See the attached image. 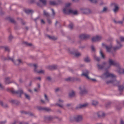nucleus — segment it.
<instances>
[{
	"label": "nucleus",
	"instance_id": "nucleus-9",
	"mask_svg": "<svg viewBox=\"0 0 124 124\" xmlns=\"http://www.w3.org/2000/svg\"><path fill=\"white\" fill-rule=\"evenodd\" d=\"M88 105V104L87 103H85L83 104H79L76 107V108L77 109L83 108L87 106Z\"/></svg>",
	"mask_w": 124,
	"mask_h": 124
},
{
	"label": "nucleus",
	"instance_id": "nucleus-25",
	"mask_svg": "<svg viewBox=\"0 0 124 124\" xmlns=\"http://www.w3.org/2000/svg\"><path fill=\"white\" fill-rule=\"evenodd\" d=\"M75 93L74 91H72L70 92L69 94V97H74L75 96Z\"/></svg>",
	"mask_w": 124,
	"mask_h": 124
},
{
	"label": "nucleus",
	"instance_id": "nucleus-26",
	"mask_svg": "<svg viewBox=\"0 0 124 124\" xmlns=\"http://www.w3.org/2000/svg\"><path fill=\"white\" fill-rule=\"evenodd\" d=\"M24 11L26 13L28 14L32 13L33 11V10L31 9H25Z\"/></svg>",
	"mask_w": 124,
	"mask_h": 124
},
{
	"label": "nucleus",
	"instance_id": "nucleus-12",
	"mask_svg": "<svg viewBox=\"0 0 124 124\" xmlns=\"http://www.w3.org/2000/svg\"><path fill=\"white\" fill-rule=\"evenodd\" d=\"M34 67V71L35 72L37 73H38L44 74L45 73V71L43 70H41L39 71H38L36 70V68L37 67V65L36 64H34L33 65Z\"/></svg>",
	"mask_w": 124,
	"mask_h": 124
},
{
	"label": "nucleus",
	"instance_id": "nucleus-10",
	"mask_svg": "<svg viewBox=\"0 0 124 124\" xmlns=\"http://www.w3.org/2000/svg\"><path fill=\"white\" fill-rule=\"evenodd\" d=\"M81 12L84 14H88L91 12L90 9L85 8H82L81 9Z\"/></svg>",
	"mask_w": 124,
	"mask_h": 124
},
{
	"label": "nucleus",
	"instance_id": "nucleus-58",
	"mask_svg": "<svg viewBox=\"0 0 124 124\" xmlns=\"http://www.w3.org/2000/svg\"><path fill=\"white\" fill-rule=\"evenodd\" d=\"M6 122V121H1V122H0V123L1 124H4Z\"/></svg>",
	"mask_w": 124,
	"mask_h": 124
},
{
	"label": "nucleus",
	"instance_id": "nucleus-14",
	"mask_svg": "<svg viewBox=\"0 0 124 124\" xmlns=\"http://www.w3.org/2000/svg\"><path fill=\"white\" fill-rule=\"evenodd\" d=\"M97 114L98 117L100 118L103 117H105V114L104 112L101 111L98 112Z\"/></svg>",
	"mask_w": 124,
	"mask_h": 124
},
{
	"label": "nucleus",
	"instance_id": "nucleus-36",
	"mask_svg": "<svg viewBox=\"0 0 124 124\" xmlns=\"http://www.w3.org/2000/svg\"><path fill=\"white\" fill-rule=\"evenodd\" d=\"M84 61L86 62H89L90 60L88 57H87L85 59Z\"/></svg>",
	"mask_w": 124,
	"mask_h": 124
},
{
	"label": "nucleus",
	"instance_id": "nucleus-21",
	"mask_svg": "<svg viewBox=\"0 0 124 124\" xmlns=\"http://www.w3.org/2000/svg\"><path fill=\"white\" fill-rule=\"evenodd\" d=\"M57 68V66L55 65L49 66L47 67V69L50 70L55 69Z\"/></svg>",
	"mask_w": 124,
	"mask_h": 124
},
{
	"label": "nucleus",
	"instance_id": "nucleus-3",
	"mask_svg": "<svg viewBox=\"0 0 124 124\" xmlns=\"http://www.w3.org/2000/svg\"><path fill=\"white\" fill-rule=\"evenodd\" d=\"M79 89L80 90L79 94L81 96H83L88 93V91L85 85L81 86L79 87Z\"/></svg>",
	"mask_w": 124,
	"mask_h": 124
},
{
	"label": "nucleus",
	"instance_id": "nucleus-17",
	"mask_svg": "<svg viewBox=\"0 0 124 124\" xmlns=\"http://www.w3.org/2000/svg\"><path fill=\"white\" fill-rule=\"evenodd\" d=\"M38 109L39 110H43L47 112L51 111V109L47 107H39Z\"/></svg>",
	"mask_w": 124,
	"mask_h": 124
},
{
	"label": "nucleus",
	"instance_id": "nucleus-18",
	"mask_svg": "<svg viewBox=\"0 0 124 124\" xmlns=\"http://www.w3.org/2000/svg\"><path fill=\"white\" fill-rule=\"evenodd\" d=\"M112 6L115 7V8L113 9L114 11V12L116 13L118 10L119 8L117 5L115 3L112 4Z\"/></svg>",
	"mask_w": 124,
	"mask_h": 124
},
{
	"label": "nucleus",
	"instance_id": "nucleus-46",
	"mask_svg": "<svg viewBox=\"0 0 124 124\" xmlns=\"http://www.w3.org/2000/svg\"><path fill=\"white\" fill-rule=\"evenodd\" d=\"M4 86L2 85L1 83H0V89H4Z\"/></svg>",
	"mask_w": 124,
	"mask_h": 124
},
{
	"label": "nucleus",
	"instance_id": "nucleus-28",
	"mask_svg": "<svg viewBox=\"0 0 124 124\" xmlns=\"http://www.w3.org/2000/svg\"><path fill=\"white\" fill-rule=\"evenodd\" d=\"M92 104L94 106H96L98 104V102L97 101H95L93 100L92 101Z\"/></svg>",
	"mask_w": 124,
	"mask_h": 124
},
{
	"label": "nucleus",
	"instance_id": "nucleus-34",
	"mask_svg": "<svg viewBox=\"0 0 124 124\" xmlns=\"http://www.w3.org/2000/svg\"><path fill=\"white\" fill-rule=\"evenodd\" d=\"M84 37L85 34H81L79 36V38L80 39H84Z\"/></svg>",
	"mask_w": 124,
	"mask_h": 124
},
{
	"label": "nucleus",
	"instance_id": "nucleus-42",
	"mask_svg": "<svg viewBox=\"0 0 124 124\" xmlns=\"http://www.w3.org/2000/svg\"><path fill=\"white\" fill-rule=\"evenodd\" d=\"M25 43L27 46H32V44L31 43H29L27 42H25Z\"/></svg>",
	"mask_w": 124,
	"mask_h": 124
},
{
	"label": "nucleus",
	"instance_id": "nucleus-29",
	"mask_svg": "<svg viewBox=\"0 0 124 124\" xmlns=\"http://www.w3.org/2000/svg\"><path fill=\"white\" fill-rule=\"evenodd\" d=\"M118 88L119 90L120 91H122L124 89V85H119L118 86Z\"/></svg>",
	"mask_w": 124,
	"mask_h": 124
},
{
	"label": "nucleus",
	"instance_id": "nucleus-13",
	"mask_svg": "<svg viewBox=\"0 0 124 124\" xmlns=\"http://www.w3.org/2000/svg\"><path fill=\"white\" fill-rule=\"evenodd\" d=\"M116 67L117 68V71L119 74L124 73V69L121 68L120 65L119 67Z\"/></svg>",
	"mask_w": 124,
	"mask_h": 124
},
{
	"label": "nucleus",
	"instance_id": "nucleus-5",
	"mask_svg": "<svg viewBox=\"0 0 124 124\" xmlns=\"http://www.w3.org/2000/svg\"><path fill=\"white\" fill-rule=\"evenodd\" d=\"M109 65L107 67L108 68H109L111 66L113 65L116 67H119L120 64L118 62L111 59H109L108 61Z\"/></svg>",
	"mask_w": 124,
	"mask_h": 124
},
{
	"label": "nucleus",
	"instance_id": "nucleus-20",
	"mask_svg": "<svg viewBox=\"0 0 124 124\" xmlns=\"http://www.w3.org/2000/svg\"><path fill=\"white\" fill-rule=\"evenodd\" d=\"M102 45L103 46H105L106 47L107 52H110L111 51V46H106L104 43H102Z\"/></svg>",
	"mask_w": 124,
	"mask_h": 124
},
{
	"label": "nucleus",
	"instance_id": "nucleus-1",
	"mask_svg": "<svg viewBox=\"0 0 124 124\" xmlns=\"http://www.w3.org/2000/svg\"><path fill=\"white\" fill-rule=\"evenodd\" d=\"M101 77L102 78L104 79L108 78H109L110 80L106 81V83L107 84L111 83L114 85H116L118 83L115 79L116 77V75L113 74L109 73L108 71H107L102 74L101 76Z\"/></svg>",
	"mask_w": 124,
	"mask_h": 124
},
{
	"label": "nucleus",
	"instance_id": "nucleus-62",
	"mask_svg": "<svg viewBox=\"0 0 124 124\" xmlns=\"http://www.w3.org/2000/svg\"><path fill=\"white\" fill-rule=\"evenodd\" d=\"M39 90V88H38L37 89L35 88L34 89V91L35 92H38Z\"/></svg>",
	"mask_w": 124,
	"mask_h": 124
},
{
	"label": "nucleus",
	"instance_id": "nucleus-49",
	"mask_svg": "<svg viewBox=\"0 0 124 124\" xmlns=\"http://www.w3.org/2000/svg\"><path fill=\"white\" fill-rule=\"evenodd\" d=\"M120 39L121 41H124V38L123 37H120Z\"/></svg>",
	"mask_w": 124,
	"mask_h": 124
},
{
	"label": "nucleus",
	"instance_id": "nucleus-19",
	"mask_svg": "<svg viewBox=\"0 0 124 124\" xmlns=\"http://www.w3.org/2000/svg\"><path fill=\"white\" fill-rule=\"evenodd\" d=\"M46 119L49 121H52L54 120L55 118H57V117L54 116L53 117L51 116H48L45 117Z\"/></svg>",
	"mask_w": 124,
	"mask_h": 124
},
{
	"label": "nucleus",
	"instance_id": "nucleus-59",
	"mask_svg": "<svg viewBox=\"0 0 124 124\" xmlns=\"http://www.w3.org/2000/svg\"><path fill=\"white\" fill-rule=\"evenodd\" d=\"M40 101H41V102L42 103L44 104H45V102L44 100H41Z\"/></svg>",
	"mask_w": 124,
	"mask_h": 124
},
{
	"label": "nucleus",
	"instance_id": "nucleus-30",
	"mask_svg": "<svg viewBox=\"0 0 124 124\" xmlns=\"http://www.w3.org/2000/svg\"><path fill=\"white\" fill-rule=\"evenodd\" d=\"M93 57L94 59L97 62H99L100 60V58L97 57L95 55H93Z\"/></svg>",
	"mask_w": 124,
	"mask_h": 124
},
{
	"label": "nucleus",
	"instance_id": "nucleus-40",
	"mask_svg": "<svg viewBox=\"0 0 124 124\" xmlns=\"http://www.w3.org/2000/svg\"><path fill=\"white\" fill-rule=\"evenodd\" d=\"M56 105H57L58 106H59L61 108H63V107L64 106H63V104H59V103H57V104H56Z\"/></svg>",
	"mask_w": 124,
	"mask_h": 124
},
{
	"label": "nucleus",
	"instance_id": "nucleus-51",
	"mask_svg": "<svg viewBox=\"0 0 124 124\" xmlns=\"http://www.w3.org/2000/svg\"><path fill=\"white\" fill-rule=\"evenodd\" d=\"M41 23L42 24H44L45 23V22L43 19H41Z\"/></svg>",
	"mask_w": 124,
	"mask_h": 124
},
{
	"label": "nucleus",
	"instance_id": "nucleus-24",
	"mask_svg": "<svg viewBox=\"0 0 124 124\" xmlns=\"http://www.w3.org/2000/svg\"><path fill=\"white\" fill-rule=\"evenodd\" d=\"M43 15L44 16L47 18L49 17L50 16V14L45 10L43 11Z\"/></svg>",
	"mask_w": 124,
	"mask_h": 124
},
{
	"label": "nucleus",
	"instance_id": "nucleus-63",
	"mask_svg": "<svg viewBox=\"0 0 124 124\" xmlns=\"http://www.w3.org/2000/svg\"><path fill=\"white\" fill-rule=\"evenodd\" d=\"M36 79H38L39 80H41V78L40 77H38L36 78Z\"/></svg>",
	"mask_w": 124,
	"mask_h": 124
},
{
	"label": "nucleus",
	"instance_id": "nucleus-43",
	"mask_svg": "<svg viewBox=\"0 0 124 124\" xmlns=\"http://www.w3.org/2000/svg\"><path fill=\"white\" fill-rule=\"evenodd\" d=\"M90 36L89 35L87 34H85L84 39H87Z\"/></svg>",
	"mask_w": 124,
	"mask_h": 124
},
{
	"label": "nucleus",
	"instance_id": "nucleus-37",
	"mask_svg": "<svg viewBox=\"0 0 124 124\" xmlns=\"http://www.w3.org/2000/svg\"><path fill=\"white\" fill-rule=\"evenodd\" d=\"M92 3L96 4L97 2V1L96 0H89Z\"/></svg>",
	"mask_w": 124,
	"mask_h": 124
},
{
	"label": "nucleus",
	"instance_id": "nucleus-50",
	"mask_svg": "<svg viewBox=\"0 0 124 124\" xmlns=\"http://www.w3.org/2000/svg\"><path fill=\"white\" fill-rule=\"evenodd\" d=\"M58 101L59 103H60L63 102L64 101L63 100H62L60 99H59L58 100Z\"/></svg>",
	"mask_w": 124,
	"mask_h": 124
},
{
	"label": "nucleus",
	"instance_id": "nucleus-64",
	"mask_svg": "<svg viewBox=\"0 0 124 124\" xmlns=\"http://www.w3.org/2000/svg\"><path fill=\"white\" fill-rule=\"evenodd\" d=\"M10 20V21L12 22H14V20H13V19H11Z\"/></svg>",
	"mask_w": 124,
	"mask_h": 124
},
{
	"label": "nucleus",
	"instance_id": "nucleus-6",
	"mask_svg": "<svg viewBox=\"0 0 124 124\" xmlns=\"http://www.w3.org/2000/svg\"><path fill=\"white\" fill-rule=\"evenodd\" d=\"M89 73V72L88 70H84L83 71V73L82 74V75L85 76L87 79L91 80L94 82H96L97 80L96 79H91L88 76Z\"/></svg>",
	"mask_w": 124,
	"mask_h": 124
},
{
	"label": "nucleus",
	"instance_id": "nucleus-60",
	"mask_svg": "<svg viewBox=\"0 0 124 124\" xmlns=\"http://www.w3.org/2000/svg\"><path fill=\"white\" fill-rule=\"evenodd\" d=\"M59 90H60L58 88H56L55 89V91L56 92L58 91H59Z\"/></svg>",
	"mask_w": 124,
	"mask_h": 124
},
{
	"label": "nucleus",
	"instance_id": "nucleus-4",
	"mask_svg": "<svg viewBox=\"0 0 124 124\" xmlns=\"http://www.w3.org/2000/svg\"><path fill=\"white\" fill-rule=\"evenodd\" d=\"M83 117L81 115H78L75 116L73 118H70V121H72L74 120L77 122H79L82 120Z\"/></svg>",
	"mask_w": 124,
	"mask_h": 124
},
{
	"label": "nucleus",
	"instance_id": "nucleus-57",
	"mask_svg": "<svg viewBox=\"0 0 124 124\" xmlns=\"http://www.w3.org/2000/svg\"><path fill=\"white\" fill-rule=\"evenodd\" d=\"M123 23V21H117V23L120 24H122Z\"/></svg>",
	"mask_w": 124,
	"mask_h": 124
},
{
	"label": "nucleus",
	"instance_id": "nucleus-38",
	"mask_svg": "<svg viewBox=\"0 0 124 124\" xmlns=\"http://www.w3.org/2000/svg\"><path fill=\"white\" fill-rule=\"evenodd\" d=\"M44 97L46 101L47 102H48L49 101V99L46 94H44Z\"/></svg>",
	"mask_w": 124,
	"mask_h": 124
},
{
	"label": "nucleus",
	"instance_id": "nucleus-44",
	"mask_svg": "<svg viewBox=\"0 0 124 124\" xmlns=\"http://www.w3.org/2000/svg\"><path fill=\"white\" fill-rule=\"evenodd\" d=\"M108 10V8L106 7H104L102 10V12H106Z\"/></svg>",
	"mask_w": 124,
	"mask_h": 124
},
{
	"label": "nucleus",
	"instance_id": "nucleus-22",
	"mask_svg": "<svg viewBox=\"0 0 124 124\" xmlns=\"http://www.w3.org/2000/svg\"><path fill=\"white\" fill-rule=\"evenodd\" d=\"M106 64V63L105 62H103L102 65H101L98 64H97V66L98 68L99 69H102L104 68V66Z\"/></svg>",
	"mask_w": 124,
	"mask_h": 124
},
{
	"label": "nucleus",
	"instance_id": "nucleus-53",
	"mask_svg": "<svg viewBox=\"0 0 124 124\" xmlns=\"http://www.w3.org/2000/svg\"><path fill=\"white\" fill-rule=\"evenodd\" d=\"M46 79L48 81H50L51 80V78L49 77H47L46 78Z\"/></svg>",
	"mask_w": 124,
	"mask_h": 124
},
{
	"label": "nucleus",
	"instance_id": "nucleus-54",
	"mask_svg": "<svg viewBox=\"0 0 124 124\" xmlns=\"http://www.w3.org/2000/svg\"><path fill=\"white\" fill-rule=\"evenodd\" d=\"M91 49H92V50L93 51H95V49L94 47L93 46H92Z\"/></svg>",
	"mask_w": 124,
	"mask_h": 124
},
{
	"label": "nucleus",
	"instance_id": "nucleus-61",
	"mask_svg": "<svg viewBox=\"0 0 124 124\" xmlns=\"http://www.w3.org/2000/svg\"><path fill=\"white\" fill-rule=\"evenodd\" d=\"M35 1V0H31L30 2L31 3H34Z\"/></svg>",
	"mask_w": 124,
	"mask_h": 124
},
{
	"label": "nucleus",
	"instance_id": "nucleus-35",
	"mask_svg": "<svg viewBox=\"0 0 124 124\" xmlns=\"http://www.w3.org/2000/svg\"><path fill=\"white\" fill-rule=\"evenodd\" d=\"M40 2H41L44 5H45L46 3V0H39Z\"/></svg>",
	"mask_w": 124,
	"mask_h": 124
},
{
	"label": "nucleus",
	"instance_id": "nucleus-52",
	"mask_svg": "<svg viewBox=\"0 0 124 124\" xmlns=\"http://www.w3.org/2000/svg\"><path fill=\"white\" fill-rule=\"evenodd\" d=\"M120 124H124V122L123 121V119H121L120 121Z\"/></svg>",
	"mask_w": 124,
	"mask_h": 124
},
{
	"label": "nucleus",
	"instance_id": "nucleus-7",
	"mask_svg": "<svg viewBox=\"0 0 124 124\" xmlns=\"http://www.w3.org/2000/svg\"><path fill=\"white\" fill-rule=\"evenodd\" d=\"M12 93L13 94L18 95L20 97L21 94L23 93V92L21 89H20L18 91H15L14 90L12 89L11 90Z\"/></svg>",
	"mask_w": 124,
	"mask_h": 124
},
{
	"label": "nucleus",
	"instance_id": "nucleus-32",
	"mask_svg": "<svg viewBox=\"0 0 124 124\" xmlns=\"http://www.w3.org/2000/svg\"><path fill=\"white\" fill-rule=\"evenodd\" d=\"M47 37L49 39L53 40H55L57 39V38H55L53 36H51L49 35H48Z\"/></svg>",
	"mask_w": 124,
	"mask_h": 124
},
{
	"label": "nucleus",
	"instance_id": "nucleus-27",
	"mask_svg": "<svg viewBox=\"0 0 124 124\" xmlns=\"http://www.w3.org/2000/svg\"><path fill=\"white\" fill-rule=\"evenodd\" d=\"M0 104L1 106L5 108H7L8 107V106L7 104H3V102L2 101L0 102Z\"/></svg>",
	"mask_w": 124,
	"mask_h": 124
},
{
	"label": "nucleus",
	"instance_id": "nucleus-55",
	"mask_svg": "<svg viewBox=\"0 0 124 124\" xmlns=\"http://www.w3.org/2000/svg\"><path fill=\"white\" fill-rule=\"evenodd\" d=\"M71 105V104H68L66 105V106L67 108H69V107H70Z\"/></svg>",
	"mask_w": 124,
	"mask_h": 124
},
{
	"label": "nucleus",
	"instance_id": "nucleus-39",
	"mask_svg": "<svg viewBox=\"0 0 124 124\" xmlns=\"http://www.w3.org/2000/svg\"><path fill=\"white\" fill-rule=\"evenodd\" d=\"M50 4L52 5H56L55 2L54 1H50Z\"/></svg>",
	"mask_w": 124,
	"mask_h": 124
},
{
	"label": "nucleus",
	"instance_id": "nucleus-2",
	"mask_svg": "<svg viewBox=\"0 0 124 124\" xmlns=\"http://www.w3.org/2000/svg\"><path fill=\"white\" fill-rule=\"evenodd\" d=\"M70 3H68L66 4L65 7L63 10V12L66 14H73L74 15H76L78 14V12L76 10L73 11L72 9H70L69 7L71 5Z\"/></svg>",
	"mask_w": 124,
	"mask_h": 124
},
{
	"label": "nucleus",
	"instance_id": "nucleus-31",
	"mask_svg": "<svg viewBox=\"0 0 124 124\" xmlns=\"http://www.w3.org/2000/svg\"><path fill=\"white\" fill-rule=\"evenodd\" d=\"M25 97V98L28 100H30V96L27 94L26 93H24Z\"/></svg>",
	"mask_w": 124,
	"mask_h": 124
},
{
	"label": "nucleus",
	"instance_id": "nucleus-33",
	"mask_svg": "<svg viewBox=\"0 0 124 124\" xmlns=\"http://www.w3.org/2000/svg\"><path fill=\"white\" fill-rule=\"evenodd\" d=\"M81 55V54L79 52H77L75 53L74 54V55L76 57H79Z\"/></svg>",
	"mask_w": 124,
	"mask_h": 124
},
{
	"label": "nucleus",
	"instance_id": "nucleus-16",
	"mask_svg": "<svg viewBox=\"0 0 124 124\" xmlns=\"http://www.w3.org/2000/svg\"><path fill=\"white\" fill-rule=\"evenodd\" d=\"M80 79L78 78H74L73 77H69L66 79V80L67 81H80Z\"/></svg>",
	"mask_w": 124,
	"mask_h": 124
},
{
	"label": "nucleus",
	"instance_id": "nucleus-45",
	"mask_svg": "<svg viewBox=\"0 0 124 124\" xmlns=\"http://www.w3.org/2000/svg\"><path fill=\"white\" fill-rule=\"evenodd\" d=\"M51 10L52 11V16H54L55 15V12L53 9H52Z\"/></svg>",
	"mask_w": 124,
	"mask_h": 124
},
{
	"label": "nucleus",
	"instance_id": "nucleus-8",
	"mask_svg": "<svg viewBox=\"0 0 124 124\" xmlns=\"http://www.w3.org/2000/svg\"><path fill=\"white\" fill-rule=\"evenodd\" d=\"M8 59L11 60L16 65H18L20 64L23 63L22 60L20 59H19L15 62H14V60L13 58H9Z\"/></svg>",
	"mask_w": 124,
	"mask_h": 124
},
{
	"label": "nucleus",
	"instance_id": "nucleus-11",
	"mask_svg": "<svg viewBox=\"0 0 124 124\" xmlns=\"http://www.w3.org/2000/svg\"><path fill=\"white\" fill-rule=\"evenodd\" d=\"M102 38L101 36H97L92 38V41L93 42H94L100 41L101 39Z\"/></svg>",
	"mask_w": 124,
	"mask_h": 124
},
{
	"label": "nucleus",
	"instance_id": "nucleus-23",
	"mask_svg": "<svg viewBox=\"0 0 124 124\" xmlns=\"http://www.w3.org/2000/svg\"><path fill=\"white\" fill-rule=\"evenodd\" d=\"M10 78L8 77H6L5 78V82L6 84H8L11 83L10 80Z\"/></svg>",
	"mask_w": 124,
	"mask_h": 124
},
{
	"label": "nucleus",
	"instance_id": "nucleus-56",
	"mask_svg": "<svg viewBox=\"0 0 124 124\" xmlns=\"http://www.w3.org/2000/svg\"><path fill=\"white\" fill-rule=\"evenodd\" d=\"M47 22L49 24H51V21L49 19H47Z\"/></svg>",
	"mask_w": 124,
	"mask_h": 124
},
{
	"label": "nucleus",
	"instance_id": "nucleus-41",
	"mask_svg": "<svg viewBox=\"0 0 124 124\" xmlns=\"http://www.w3.org/2000/svg\"><path fill=\"white\" fill-rule=\"evenodd\" d=\"M100 53L101 55V56L103 58H105V55L104 54L102 53L101 51H100Z\"/></svg>",
	"mask_w": 124,
	"mask_h": 124
},
{
	"label": "nucleus",
	"instance_id": "nucleus-47",
	"mask_svg": "<svg viewBox=\"0 0 124 124\" xmlns=\"http://www.w3.org/2000/svg\"><path fill=\"white\" fill-rule=\"evenodd\" d=\"M69 27L70 28V29H73V25L72 23H71L69 25Z\"/></svg>",
	"mask_w": 124,
	"mask_h": 124
},
{
	"label": "nucleus",
	"instance_id": "nucleus-15",
	"mask_svg": "<svg viewBox=\"0 0 124 124\" xmlns=\"http://www.w3.org/2000/svg\"><path fill=\"white\" fill-rule=\"evenodd\" d=\"M116 42L118 45H119V46H116L114 47L113 49L114 50H118L122 46V45L121 44L120 42L119 41L117 40H116Z\"/></svg>",
	"mask_w": 124,
	"mask_h": 124
},
{
	"label": "nucleus",
	"instance_id": "nucleus-48",
	"mask_svg": "<svg viewBox=\"0 0 124 124\" xmlns=\"http://www.w3.org/2000/svg\"><path fill=\"white\" fill-rule=\"evenodd\" d=\"M5 49L6 51H7L8 52H9L10 50L9 48L7 47H5Z\"/></svg>",
	"mask_w": 124,
	"mask_h": 124
}]
</instances>
